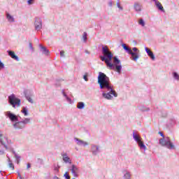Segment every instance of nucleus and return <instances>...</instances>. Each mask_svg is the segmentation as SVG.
Instances as JSON below:
<instances>
[{
  "instance_id": "nucleus-1",
  "label": "nucleus",
  "mask_w": 179,
  "mask_h": 179,
  "mask_svg": "<svg viewBox=\"0 0 179 179\" xmlns=\"http://www.w3.org/2000/svg\"><path fill=\"white\" fill-rule=\"evenodd\" d=\"M98 83L99 84L100 89L102 90V96L104 99L112 100L113 96L117 97L118 94L113 89V85L110 82V78L107 77L104 73H99Z\"/></svg>"
},
{
  "instance_id": "nucleus-2",
  "label": "nucleus",
  "mask_w": 179,
  "mask_h": 179,
  "mask_svg": "<svg viewBox=\"0 0 179 179\" xmlns=\"http://www.w3.org/2000/svg\"><path fill=\"white\" fill-rule=\"evenodd\" d=\"M102 54L103 56H100L101 60L105 62L110 69H114V64L111 63V61H113V53L108 49V45H102Z\"/></svg>"
},
{
  "instance_id": "nucleus-3",
  "label": "nucleus",
  "mask_w": 179,
  "mask_h": 179,
  "mask_svg": "<svg viewBox=\"0 0 179 179\" xmlns=\"http://www.w3.org/2000/svg\"><path fill=\"white\" fill-rule=\"evenodd\" d=\"M159 134L162 136V138L159 139V145L161 146H164L170 150L176 149V147L173 145V143H171V140H170L169 137H165L162 131H159Z\"/></svg>"
},
{
  "instance_id": "nucleus-4",
  "label": "nucleus",
  "mask_w": 179,
  "mask_h": 179,
  "mask_svg": "<svg viewBox=\"0 0 179 179\" xmlns=\"http://www.w3.org/2000/svg\"><path fill=\"white\" fill-rule=\"evenodd\" d=\"M30 118H25L20 122L17 121L15 123L13 124V128L15 129H23L26 128V125H27V124H30Z\"/></svg>"
},
{
  "instance_id": "nucleus-5",
  "label": "nucleus",
  "mask_w": 179,
  "mask_h": 179,
  "mask_svg": "<svg viewBox=\"0 0 179 179\" xmlns=\"http://www.w3.org/2000/svg\"><path fill=\"white\" fill-rule=\"evenodd\" d=\"M20 99L16 97V95L14 94L8 96V103L13 108L19 107L20 106Z\"/></svg>"
},
{
  "instance_id": "nucleus-6",
  "label": "nucleus",
  "mask_w": 179,
  "mask_h": 179,
  "mask_svg": "<svg viewBox=\"0 0 179 179\" xmlns=\"http://www.w3.org/2000/svg\"><path fill=\"white\" fill-rule=\"evenodd\" d=\"M133 138L134 141L138 143L140 149H143L144 152L146 150V145H145V143H143V141H142V138H141V136L136 134V132L133 131Z\"/></svg>"
},
{
  "instance_id": "nucleus-7",
  "label": "nucleus",
  "mask_w": 179,
  "mask_h": 179,
  "mask_svg": "<svg viewBox=\"0 0 179 179\" xmlns=\"http://www.w3.org/2000/svg\"><path fill=\"white\" fill-rule=\"evenodd\" d=\"M122 45V48H124V50L126 51L130 55H131V57H130L131 59L136 62L138 58V53H134V51H132V49L127 46L125 43H123Z\"/></svg>"
},
{
  "instance_id": "nucleus-8",
  "label": "nucleus",
  "mask_w": 179,
  "mask_h": 179,
  "mask_svg": "<svg viewBox=\"0 0 179 179\" xmlns=\"http://www.w3.org/2000/svg\"><path fill=\"white\" fill-rule=\"evenodd\" d=\"M5 115L7 118H9L11 122H17V121H19V116L13 114L10 111L5 112Z\"/></svg>"
},
{
  "instance_id": "nucleus-9",
  "label": "nucleus",
  "mask_w": 179,
  "mask_h": 179,
  "mask_svg": "<svg viewBox=\"0 0 179 179\" xmlns=\"http://www.w3.org/2000/svg\"><path fill=\"white\" fill-rule=\"evenodd\" d=\"M0 143H1L3 146H4L6 150L9 149V148H8V145L10 143V141H8V138L6 136H3V134H1V132H0Z\"/></svg>"
},
{
  "instance_id": "nucleus-10",
  "label": "nucleus",
  "mask_w": 179,
  "mask_h": 179,
  "mask_svg": "<svg viewBox=\"0 0 179 179\" xmlns=\"http://www.w3.org/2000/svg\"><path fill=\"white\" fill-rule=\"evenodd\" d=\"M34 27L36 31H40L43 29V20L40 17H36L34 22Z\"/></svg>"
},
{
  "instance_id": "nucleus-11",
  "label": "nucleus",
  "mask_w": 179,
  "mask_h": 179,
  "mask_svg": "<svg viewBox=\"0 0 179 179\" xmlns=\"http://www.w3.org/2000/svg\"><path fill=\"white\" fill-rule=\"evenodd\" d=\"M91 152L94 156H96V155H99V153H100V149H99V145H92Z\"/></svg>"
},
{
  "instance_id": "nucleus-12",
  "label": "nucleus",
  "mask_w": 179,
  "mask_h": 179,
  "mask_svg": "<svg viewBox=\"0 0 179 179\" xmlns=\"http://www.w3.org/2000/svg\"><path fill=\"white\" fill-rule=\"evenodd\" d=\"M74 141L76 142L78 146H87L89 145L88 142H86L83 140H80L78 138H74Z\"/></svg>"
},
{
  "instance_id": "nucleus-13",
  "label": "nucleus",
  "mask_w": 179,
  "mask_h": 179,
  "mask_svg": "<svg viewBox=\"0 0 179 179\" xmlns=\"http://www.w3.org/2000/svg\"><path fill=\"white\" fill-rule=\"evenodd\" d=\"M71 173L73 176V177H78V174H79V168L76 166V165L71 166Z\"/></svg>"
},
{
  "instance_id": "nucleus-14",
  "label": "nucleus",
  "mask_w": 179,
  "mask_h": 179,
  "mask_svg": "<svg viewBox=\"0 0 179 179\" xmlns=\"http://www.w3.org/2000/svg\"><path fill=\"white\" fill-rule=\"evenodd\" d=\"M61 155L63 157V161L64 162V163H69V164H72V161H71V158H69V157H68V154L62 153Z\"/></svg>"
},
{
  "instance_id": "nucleus-15",
  "label": "nucleus",
  "mask_w": 179,
  "mask_h": 179,
  "mask_svg": "<svg viewBox=\"0 0 179 179\" xmlns=\"http://www.w3.org/2000/svg\"><path fill=\"white\" fill-rule=\"evenodd\" d=\"M123 179H131V172L127 169L122 171Z\"/></svg>"
},
{
  "instance_id": "nucleus-16",
  "label": "nucleus",
  "mask_w": 179,
  "mask_h": 179,
  "mask_svg": "<svg viewBox=\"0 0 179 179\" xmlns=\"http://www.w3.org/2000/svg\"><path fill=\"white\" fill-rule=\"evenodd\" d=\"M7 52L9 55V57H10L13 59H15V61H19V57L16 56V55H15V52L12 51V50H7Z\"/></svg>"
},
{
  "instance_id": "nucleus-17",
  "label": "nucleus",
  "mask_w": 179,
  "mask_h": 179,
  "mask_svg": "<svg viewBox=\"0 0 179 179\" xmlns=\"http://www.w3.org/2000/svg\"><path fill=\"white\" fill-rule=\"evenodd\" d=\"M134 10L136 12H141L142 11V4L138 2H135L134 5Z\"/></svg>"
},
{
  "instance_id": "nucleus-18",
  "label": "nucleus",
  "mask_w": 179,
  "mask_h": 179,
  "mask_svg": "<svg viewBox=\"0 0 179 179\" xmlns=\"http://www.w3.org/2000/svg\"><path fill=\"white\" fill-rule=\"evenodd\" d=\"M6 17L9 23H13L15 22V17L8 12H6Z\"/></svg>"
},
{
  "instance_id": "nucleus-19",
  "label": "nucleus",
  "mask_w": 179,
  "mask_h": 179,
  "mask_svg": "<svg viewBox=\"0 0 179 179\" xmlns=\"http://www.w3.org/2000/svg\"><path fill=\"white\" fill-rule=\"evenodd\" d=\"M39 48H41V52L45 55H48L50 54V50H48L47 48L43 46V45L40 44Z\"/></svg>"
},
{
  "instance_id": "nucleus-20",
  "label": "nucleus",
  "mask_w": 179,
  "mask_h": 179,
  "mask_svg": "<svg viewBox=\"0 0 179 179\" xmlns=\"http://www.w3.org/2000/svg\"><path fill=\"white\" fill-rule=\"evenodd\" d=\"M62 93L64 97H65L66 101H68V103H69L70 104H72V99H71V98H69L68 95L65 93V90H62Z\"/></svg>"
},
{
  "instance_id": "nucleus-21",
  "label": "nucleus",
  "mask_w": 179,
  "mask_h": 179,
  "mask_svg": "<svg viewBox=\"0 0 179 179\" xmlns=\"http://www.w3.org/2000/svg\"><path fill=\"white\" fill-rule=\"evenodd\" d=\"M155 6H157V9H159V10H161V12H165L164 8H163L162 3H160L159 1L156 2Z\"/></svg>"
},
{
  "instance_id": "nucleus-22",
  "label": "nucleus",
  "mask_w": 179,
  "mask_h": 179,
  "mask_svg": "<svg viewBox=\"0 0 179 179\" xmlns=\"http://www.w3.org/2000/svg\"><path fill=\"white\" fill-rule=\"evenodd\" d=\"M115 68L113 69V70L116 71V72H117V73H121V70L122 69V66L121 65H114Z\"/></svg>"
},
{
  "instance_id": "nucleus-23",
  "label": "nucleus",
  "mask_w": 179,
  "mask_h": 179,
  "mask_svg": "<svg viewBox=\"0 0 179 179\" xmlns=\"http://www.w3.org/2000/svg\"><path fill=\"white\" fill-rule=\"evenodd\" d=\"M13 152V155H14V157H15V159H16V162H17V164H19V163H20V159H21V157L19 155H17V153H16V152H15V151H12Z\"/></svg>"
},
{
  "instance_id": "nucleus-24",
  "label": "nucleus",
  "mask_w": 179,
  "mask_h": 179,
  "mask_svg": "<svg viewBox=\"0 0 179 179\" xmlns=\"http://www.w3.org/2000/svg\"><path fill=\"white\" fill-rule=\"evenodd\" d=\"M59 169H61V166H59V165H58V164L53 165V170H54L55 174H58V173H59Z\"/></svg>"
},
{
  "instance_id": "nucleus-25",
  "label": "nucleus",
  "mask_w": 179,
  "mask_h": 179,
  "mask_svg": "<svg viewBox=\"0 0 179 179\" xmlns=\"http://www.w3.org/2000/svg\"><path fill=\"white\" fill-rule=\"evenodd\" d=\"M21 113H22V114H24V115L27 117V115H29V109H27V108L26 107H22Z\"/></svg>"
},
{
  "instance_id": "nucleus-26",
  "label": "nucleus",
  "mask_w": 179,
  "mask_h": 179,
  "mask_svg": "<svg viewBox=\"0 0 179 179\" xmlns=\"http://www.w3.org/2000/svg\"><path fill=\"white\" fill-rule=\"evenodd\" d=\"M77 108H78L79 110H83V108H85V103L78 102L77 103Z\"/></svg>"
},
{
  "instance_id": "nucleus-27",
  "label": "nucleus",
  "mask_w": 179,
  "mask_h": 179,
  "mask_svg": "<svg viewBox=\"0 0 179 179\" xmlns=\"http://www.w3.org/2000/svg\"><path fill=\"white\" fill-rule=\"evenodd\" d=\"M82 39L83 43H87V34L86 32H83Z\"/></svg>"
},
{
  "instance_id": "nucleus-28",
  "label": "nucleus",
  "mask_w": 179,
  "mask_h": 179,
  "mask_svg": "<svg viewBox=\"0 0 179 179\" xmlns=\"http://www.w3.org/2000/svg\"><path fill=\"white\" fill-rule=\"evenodd\" d=\"M113 63L115 65H120V64H121V61L120 59H118V58H117V57H113Z\"/></svg>"
},
{
  "instance_id": "nucleus-29",
  "label": "nucleus",
  "mask_w": 179,
  "mask_h": 179,
  "mask_svg": "<svg viewBox=\"0 0 179 179\" xmlns=\"http://www.w3.org/2000/svg\"><path fill=\"white\" fill-rule=\"evenodd\" d=\"M131 51H134L133 52L134 53V54H137V55H138V59H139V52H140V51L138 50V48H133V49L131 50Z\"/></svg>"
},
{
  "instance_id": "nucleus-30",
  "label": "nucleus",
  "mask_w": 179,
  "mask_h": 179,
  "mask_svg": "<svg viewBox=\"0 0 179 179\" xmlns=\"http://www.w3.org/2000/svg\"><path fill=\"white\" fill-rule=\"evenodd\" d=\"M172 75L175 80H179V75L178 74L177 72H173Z\"/></svg>"
},
{
  "instance_id": "nucleus-31",
  "label": "nucleus",
  "mask_w": 179,
  "mask_h": 179,
  "mask_svg": "<svg viewBox=\"0 0 179 179\" xmlns=\"http://www.w3.org/2000/svg\"><path fill=\"white\" fill-rule=\"evenodd\" d=\"M8 166L10 169H13V170H15V166H13L12 161H10V158L8 157Z\"/></svg>"
},
{
  "instance_id": "nucleus-32",
  "label": "nucleus",
  "mask_w": 179,
  "mask_h": 179,
  "mask_svg": "<svg viewBox=\"0 0 179 179\" xmlns=\"http://www.w3.org/2000/svg\"><path fill=\"white\" fill-rule=\"evenodd\" d=\"M25 97L29 103H33V99H31V97H30V95H29L28 94H25Z\"/></svg>"
},
{
  "instance_id": "nucleus-33",
  "label": "nucleus",
  "mask_w": 179,
  "mask_h": 179,
  "mask_svg": "<svg viewBox=\"0 0 179 179\" xmlns=\"http://www.w3.org/2000/svg\"><path fill=\"white\" fill-rule=\"evenodd\" d=\"M148 55V57H150V58H151V59H152V61H155V59H156V57H155V54H153V52H151Z\"/></svg>"
},
{
  "instance_id": "nucleus-34",
  "label": "nucleus",
  "mask_w": 179,
  "mask_h": 179,
  "mask_svg": "<svg viewBox=\"0 0 179 179\" xmlns=\"http://www.w3.org/2000/svg\"><path fill=\"white\" fill-rule=\"evenodd\" d=\"M138 23H139V24H141V26H142L143 27H145V21L143 20V19L139 20Z\"/></svg>"
},
{
  "instance_id": "nucleus-35",
  "label": "nucleus",
  "mask_w": 179,
  "mask_h": 179,
  "mask_svg": "<svg viewBox=\"0 0 179 179\" xmlns=\"http://www.w3.org/2000/svg\"><path fill=\"white\" fill-rule=\"evenodd\" d=\"M140 110H141V111H149L150 110V108L143 107V108H141Z\"/></svg>"
},
{
  "instance_id": "nucleus-36",
  "label": "nucleus",
  "mask_w": 179,
  "mask_h": 179,
  "mask_svg": "<svg viewBox=\"0 0 179 179\" xmlns=\"http://www.w3.org/2000/svg\"><path fill=\"white\" fill-rule=\"evenodd\" d=\"M116 5H117V8H120V10H122V9H124L122 8V6H121V4L120 3V1H117Z\"/></svg>"
},
{
  "instance_id": "nucleus-37",
  "label": "nucleus",
  "mask_w": 179,
  "mask_h": 179,
  "mask_svg": "<svg viewBox=\"0 0 179 179\" xmlns=\"http://www.w3.org/2000/svg\"><path fill=\"white\" fill-rule=\"evenodd\" d=\"M64 176L66 179H71V176H69V174H68V172H66Z\"/></svg>"
},
{
  "instance_id": "nucleus-38",
  "label": "nucleus",
  "mask_w": 179,
  "mask_h": 179,
  "mask_svg": "<svg viewBox=\"0 0 179 179\" xmlns=\"http://www.w3.org/2000/svg\"><path fill=\"white\" fill-rule=\"evenodd\" d=\"M4 68H5V64H3L2 62H1L0 60V71L1 69H3Z\"/></svg>"
},
{
  "instance_id": "nucleus-39",
  "label": "nucleus",
  "mask_w": 179,
  "mask_h": 179,
  "mask_svg": "<svg viewBox=\"0 0 179 179\" xmlns=\"http://www.w3.org/2000/svg\"><path fill=\"white\" fill-rule=\"evenodd\" d=\"M27 3L28 5H33L34 3V0H28Z\"/></svg>"
},
{
  "instance_id": "nucleus-40",
  "label": "nucleus",
  "mask_w": 179,
  "mask_h": 179,
  "mask_svg": "<svg viewBox=\"0 0 179 179\" xmlns=\"http://www.w3.org/2000/svg\"><path fill=\"white\" fill-rule=\"evenodd\" d=\"M60 57H65V51L62 50L60 51Z\"/></svg>"
},
{
  "instance_id": "nucleus-41",
  "label": "nucleus",
  "mask_w": 179,
  "mask_h": 179,
  "mask_svg": "<svg viewBox=\"0 0 179 179\" xmlns=\"http://www.w3.org/2000/svg\"><path fill=\"white\" fill-rule=\"evenodd\" d=\"M29 47L31 51H34V48H33V44H31V43H29Z\"/></svg>"
},
{
  "instance_id": "nucleus-42",
  "label": "nucleus",
  "mask_w": 179,
  "mask_h": 179,
  "mask_svg": "<svg viewBox=\"0 0 179 179\" xmlns=\"http://www.w3.org/2000/svg\"><path fill=\"white\" fill-rule=\"evenodd\" d=\"M145 52H147V54L148 55L149 53H150L152 51H150V50L148 48H145Z\"/></svg>"
},
{
  "instance_id": "nucleus-43",
  "label": "nucleus",
  "mask_w": 179,
  "mask_h": 179,
  "mask_svg": "<svg viewBox=\"0 0 179 179\" xmlns=\"http://www.w3.org/2000/svg\"><path fill=\"white\" fill-rule=\"evenodd\" d=\"M83 79L85 80V82H87V80H89V79L87 78V76L86 75L83 76Z\"/></svg>"
},
{
  "instance_id": "nucleus-44",
  "label": "nucleus",
  "mask_w": 179,
  "mask_h": 179,
  "mask_svg": "<svg viewBox=\"0 0 179 179\" xmlns=\"http://www.w3.org/2000/svg\"><path fill=\"white\" fill-rule=\"evenodd\" d=\"M30 167H31V164H30V163H28L27 165V170H29V169H30Z\"/></svg>"
},
{
  "instance_id": "nucleus-45",
  "label": "nucleus",
  "mask_w": 179,
  "mask_h": 179,
  "mask_svg": "<svg viewBox=\"0 0 179 179\" xmlns=\"http://www.w3.org/2000/svg\"><path fill=\"white\" fill-rule=\"evenodd\" d=\"M5 153V152L3 151V150H0V155H3Z\"/></svg>"
},
{
  "instance_id": "nucleus-46",
  "label": "nucleus",
  "mask_w": 179,
  "mask_h": 179,
  "mask_svg": "<svg viewBox=\"0 0 179 179\" xmlns=\"http://www.w3.org/2000/svg\"><path fill=\"white\" fill-rule=\"evenodd\" d=\"M108 5H109V6H113V1H109L108 2Z\"/></svg>"
},
{
  "instance_id": "nucleus-47",
  "label": "nucleus",
  "mask_w": 179,
  "mask_h": 179,
  "mask_svg": "<svg viewBox=\"0 0 179 179\" xmlns=\"http://www.w3.org/2000/svg\"><path fill=\"white\" fill-rule=\"evenodd\" d=\"M18 177L20 179H23V178H22V176L20 175V173L18 172Z\"/></svg>"
},
{
  "instance_id": "nucleus-48",
  "label": "nucleus",
  "mask_w": 179,
  "mask_h": 179,
  "mask_svg": "<svg viewBox=\"0 0 179 179\" xmlns=\"http://www.w3.org/2000/svg\"><path fill=\"white\" fill-rule=\"evenodd\" d=\"M172 122H171V124H176V120L175 119H172Z\"/></svg>"
},
{
  "instance_id": "nucleus-49",
  "label": "nucleus",
  "mask_w": 179,
  "mask_h": 179,
  "mask_svg": "<svg viewBox=\"0 0 179 179\" xmlns=\"http://www.w3.org/2000/svg\"><path fill=\"white\" fill-rule=\"evenodd\" d=\"M153 2H155V3L156 4V2H159V1L157 0H152Z\"/></svg>"
},
{
  "instance_id": "nucleus-50",
  "label": "nucleus",
  "mask_w": 179,
  "mask_h": 179,
  "mask_svg": "<svg viewBox=\"0 0 179 179\" xmlns=\"http://www.w3.org/2000/svg\"><path fill=\"white\" fill-rule=\"evenodd\" d=\"M86 54H90V52H88L87 50H85Z\"/></svg>"
}]
</instances>
